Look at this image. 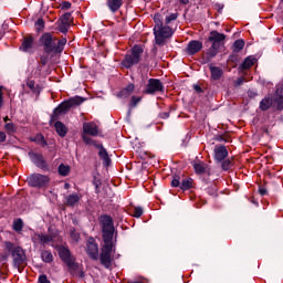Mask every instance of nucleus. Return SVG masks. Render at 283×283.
Listing matches in <instances>:
<instances>
[{"instance_id":"c756f323","label":"nucleus","mask_w":283,"mask_h":283,"mask_svg":"<svg viewBox=\"0 0 283 283\" xmlns=\"http://www.w3.org/2000/svg\"><path fill=\"white\" fill-rule=\"evenodd\" d=\"M67 43V40L61 39L56 42L55 40V54H60V52H63V45Z\"/></svg>"},{"instance_id":"c85d7f7f","label":"nucleus","mask_w":283,"mask_h":283,"mask_svg":"<svg viewBox=\"0 0 283 283\" xmlns=\"http://www.w3.org/2000/svg\"><path fill=\"white\" fill-rule=\"evenodd\" d=\"M210 72H211V76L214 81H218V78H220V76H222V70H220L219 67L211 66Z\"/></svg>"},{"instance_id":"4be33fe9","label":"nucleus","mask_w":283,"mask_h":283,"mask_svg":"<svg viewBox=\"0 0 283 283\" xmlns=\"http://www.w3.org/2000/svg\"><path fill=\"white\" fill-rule=\"evenodd\" d=\"M120 6H123V0H107V7L111 12L118 11L120 9Z\"/></svg>"},{"instance_id":"a19ab883","label":"nucleus","mask_w":283,"mask_h":283,"mask_svg":"<svg viewBox=\"0 0 283 283\" xmlns=\"http://www.w3.org/2000/svg\"><path fill=\"white\" fill-rule=\"evenodd\" d=\"M140 101H143L142 97L133 96L130 99L132 106L136 107L140 103Z\"/></svg>"},{"instance_id":"c9c22d12","label":"nucleus","mask_w":283,"mask_h":283,"mask_svg":"<svg viewBox=\"0 0 283 283\" xmlns=\"http://www.w3.org/2000/svg\"><path fill=\"white\" fill-rule=\"evenodd\" d=\"M221 167L223 169V171H229V169H231V160L226 159L222 161Z\"/></svg>"},{"instance_id":"9b49d317","label":"nucleus","mask_w":283,"mask_h":283,"mask_svg":"<svg viewBox=\"0 0 283 283\" xmlns=\"http://www.w3.org/2000/svg\"><path fill=\"white\" fill-rule=\"evenodd\" d=\"M164 90H165V86L163 85V82H160V80L150 78L148 81L145 93L156 94V92H163Z\"/></svg>"},{"instance_id":"2f4dec72","label":"nucleus","mask_w":283,"mask_h":283,"mask_svg":"<svg viewBox=\"0 0 283 283\" xmlns=\"http://www.w3.org/2000/svg\"><path fill=\"white\" fill-rule=\"evenodd\" d=\"M180 189H182V191L191 189V179H184L182 182L180 184Z\"/></svg>"},{"instance_id":"2eb2a0df","label":"nucleus","mask_w":283,"mask_h":283,"mask_svg":"<svg viewBox=\"0 0 283 283\" xmlns=\"http://www.w3.org/2000/svg\"><path fill=\"white\" fill-rule=\"evenodd\" d=\"M202 50V42L198 40L190 41L187 46L188 54H197V52H200Z\"/></svg>"},{"instance_id":"f3484780","label":"nucleus","mask_w":283,"mask_h":283,"mask_svg":"<svg viewBox=\"0 0 283 283\" xmlns=\"http://www.w3.org/2000/svg\"><path fill=\"white\" fill-rule=\"evenodd\" d=\"M274 99L276 103V108L283 109V85L277 86Z\"/></svg>"},{"instance_id":"6e6552de","label":"nucleus","mask_w":283,"mask_h":283,"mask_svg":"<svg viewBox=\"0 0 283 283\" xmlns=\"http://www.w3.org/2000/svg\"><path fill=\"white\" fill-rule=\"evenodd\" d=\"M81 103H83L82 97H73L70 98L66 102L61 103L53 112L54 116H60V114H65V112H67V109H70L71 107H74L76 105H81Z\"/></svg>"},{"instance_id":"0eeeda50","label":"nucleus","mask_w":283,"mask_h":283,"mask_svg":"<svg viewBox=\"0 0 283 283\" xmlns=\"http://www.w3.org/2000/svg\"><path fill=\"white\" fill-rule=\"evenodd\" d=\"M41 48H43L45 54H51V52H55L56 49V39L52 36L50 33H44L39 41Z\"/></svg>"},{"instance_id":"e433bc0d","label":"nucleus","mask_w":283,"mask_h":283,"mask_svg":"<svg viewBox=\"0 0 283 283\" xmlns=\"http://www.w3.org/2000/svg\"><path fill=\"white\" fill-rule=\"evenodd\" d=\"M133 216L134 218H140V216H143V209L140 207H135L133 209Z\"/></svg>"},{"instance_id":"aec40b11","label":"nucleus","mask_w":283,"mask_h":283,"mask_svg":"<svg viewBox=\"0 0 283 283\" xmlns=\"http://www.w3.org/2000/svg\"><path fill=\"white\" fill-rule=\"evenodd\" d=\"M99 147V158H102L103 160V165L105 167H109V163H112V159H109V155L107 154V150L105 148H103V146H98Z\"/></svg>"},{"instance_id":"13d9d810","label":"nucleus","mask_w":283,"mask_h":283,"mask_svg":"<svg viewBox=\"0 0 283 283\" xmlns=\"http://www.w3.org/2000/svg\"><path fill=\"white\" fill-rule=\"evenodd\" d=\"M242 83H244V78H239V80L237 81V85H242Z\"/></svg>"},{"instance_id":"bb28decb","label":"nucleus","mask_w":283,"mask_h":283,"mask_svg":"<svg viewBox=\"0 0 283 283\" xmlns=\"http://www.w3.org/2000/svg\"><path fill=\"white\" fill-rule=\"evenodd\" d=\"M254 64H255V57H253V56H248V57L243 61L241 67H242V70H249V67H252V65H254Z\"/></svg>"},{"instance_id":"6e6d98bb","label":"nucleus","mask_w":283,"mask_h":283,"mask_svg":"<svg viewBox=\"0 0 283 283\" xmlns=\"http://www.w3.org/2000/svg\"><path fill=\"white\" fill-rule=\"evenodd\" d=\"M193 90H195V92H198V93L202 92V88L198 85H195Z\"/></svg>"},{"instance_id":"9d476101","label":"nucleus","mask_w":283,"mask_h":283,"mask_svg":"<svg viewBox=\"0 0 283 283\" xmlns=\"http://www.w3.org/2000/svg\"><path fill=\"white\" fill-rule=\"evenodd\" d=\"M59 255L64 264L69 265L70 269H74L76 264V259L72 256V253L70 252V249L61 245L57 248Z\"/></svg>"},{"instance_id":"f8f14e48","label":"nucleus","mask_w":283,"mask_h":283,"mask_svg":"<svg viewBox=\"0 0 283 283\" xmlns=\"http://www.w3.org/2000/svg\"><path fill=\"white\" fill-rule=\"evenodd\" d=\"M86 253L92 260H98V244H96V241L93 238L87 241Z\"/></svg>"},{"instance_id":"680f3d73","label":"nucleus","mask_w":283,"mask_h":283,"mask_svg":"<svg viewBox=\"0 0 283 283\" xmlns=\"http://www.w3.org/2000/svg\"><path fill=\"white\" fill-rule=\"evenodd\" d=\"M7 120H8V117H4V122L7 123Z\"/></svg>"},{"instance_id":"f03ea898","label":"nucleus","mask_w":283,"mask_h":283,"mask_svg":"<svg viewBox=\"0 0 283 283\" xmlns=\"http://www.w3.org/2000/svg\"><path fill=\"white\" fill-rule=\"evenodd\" d=\"M33 244L35 247H39L41 244L42 247H53V249H56V243L54 242L55 240H59V234L56 232L54 233H34L31 238Z\"/></svg>"},{"instance_id":"79ce46f5","label":"nucleus","mask_w":283,"mask_h":283,"mask_svg":"<svg viewBox=\"0 0 283 283\" xmlns=\"http://www.w3.org/2000/svg\"><path fill=\"white\" fill-rule=\"evenodd\" d=\"M4 129H7V132H10V133L17 132V128L14 127V124H12V123H7L4 126Z\"/></svg>"},{"instance_id":"1a4fd4ad","label":"nucleus","mask_w":283,"mask_h":283,"mask_svg":"<svg viewBox=\"0 0 283 283\" xmlns=\"http://www.w3.org/2000/svg\"><path fill=\"white\" fill-rule=\"evenodd\" d=\"M28 182L31 187H38V189H42L43 187H48L50 182V177L41 174L31 175L28 178Z\"/></svg>"},{"instance_id":"3c124183","label":"nucleus","mask_w":283,"mask_h":283,"mask_svg":"<svg viewBox=\"0 0 283 283\" xmlns=\"http://www.w3.org/2000/svg\"><path fill=\"white\" fill-rule=\"evenodd\" d=\"M3 105V86H0V107Z\"/></svg>"},{"instance_id":"72a5a7b5","label":"nucleus","mask_w":283,"mask_h":283,"mask_svg":"<svg viewBox=\"0 0 283 283\" xmlns=\"http://www.w3.org/2000/svg\"><path fill=\"white\" fill-rule=\"evenodd\" d=\"M234 52H240L244 48V41L243 40H237L233 44Z\"/></svg>"},{"instance_id":"dca6fc26","label":"nucleus","mask_w":283,"mask_h":283,"mask_svg":"<svg viewBox=\"0 0 283 283\" xmlns=\"http://www.w3.org/2000/svg\"><path fill=\"white\" fill-rule=\"evenodd\" d=\"M83 132L88 136H98V126L95 123H86L83 125Z\"/></svg>"},{"instance_id":"864d4df0","label":"nucleus","mask_w":283,"mask_h":283,"mask_svg":"<svg viewBox=\"0 0 283 283\" xmlns=\"http://www.w3.org/2000/svg\"><path fill=\"white\" fill-rule=\"evenodd\" d=\"M6 142V133L0 132V143Z\"/></svg>"},{"instance_id":"ea45409f","label":"nucleus","mask_w":283,"mask_h":283,"mask_svg":"<svg viewBox=\"0 0 283 283\" xmlns=\"http://www.w3.org/2000/svg\"><path fill=\"white\" fill-rule=\"evenodd\" d=\"M70 29V24H67L66 22H62L60 24V30L63 34H65V32H67V30Z\"/></svg>"},{"instance_id":"4468645a","label":"nucleus","mask_w":283,"mask_h":283,"mask_svg":"<svg viewBox=\"0 0 283 283\" xmlns=\"http://www.w3.org/2000/svg\"><path fill=\"white\" fill-rule=\"evenodd\" d=\"M229 156V151L227 150V147L224 146H216L214 148V159L217 163H222L224 158Z\"/></svg>"},{"instance_id":"7ed1b4c3","label":"nucleus","mask_w":283,"mask_h":283,"mask_svg":"<svg viewBox=\"0 0 283 283\" xmlns=\"http://www.w3.org/2000/svg\"><path fill=\"white\" fill-rule=\"evenodd\" d=\"M224 39L226 35L218 31L210 32L209 41L212 42V45L208 51V56H210V59H213V56L218 54V50L223 45Z\"/></svg>"},{"instance_id":"8fccbe9b","label":"nucleus","mask_w":283,"mask_h":283,"mask_svg":"<svg viewBox=\"0 0 283 283\" xmlns=\"http://www.w3.org/2000/svg\"><path fill=\"white\" fill-rule=\"evenodd\" d=\"M83 140L86 143V145H92V138H90L87 135H83Z\"/></svg>"},{"instance_id":"412c9836","label":"nucleus","mask_w":283,"mask_h":283,"mask_svg":"<svg viewBox=\"0 0 283 283\" xmlns=\"http://www.w3.org/2000/svg\"><path fill=\"white\" fill-rule=\"evenodd\" d=\"M29 158L36 165V167H43L45 165V161H43V156L36 154V153H29Z\"/></svg>"},{"instance_id":"5701e85b","label":"nucleus","mask_w":283,"mask_h":283,"mask_svg":"<svg viewBox=\"0 0 283 283\" xmlns=\"http://www.w3.org/2000/svg\"><path fill=\"white\" fill-rule=\"evenodd\" d=\"M41 260H42V262L50 264V263L54 262V255L52 254L51 251L44 250L41 252Z\"/></svg>"},{"instance_id":"39448f33","label":"nucleus","mask_w":283,"mask_h":283,"mask_svg":"<svg viewBox=\"0 0 283 283\" xmlns=\"http://www.w3.org/2000/svg\"><path fill=\"white\" fill-rule=\"evenodd\" d=\"M114 251V239L104 240V245L101 253V262L104 266H109L112 263V252Z\"/></svg>"},{"instance_id":"20e7f679","label":"nucleus","mask_w":283,"mask_h":283,"mask_svg":"<svg viewBox=\"0 0 283 283\" xmlns=\"http://www.w3.org/2000/svg\"><path fill=\"white\" fill-rule=\"evenodd\" d=\"M143 54V46L135 45L132 50V53L126 55L122 62L124 67H132V65H136L140 63V55Z\"/></svg>"},{"instance_id":"052dcab7","label":"nucleus","mask_w":283,"mask_h":283,"mask_svg":"<svg viewBox=\"0 0 283 283\" xmlns=\"http://www.w3.org/2000/svg\"><path fill=\"white\" fill-rule=\"evenodd\" d=\"M65 189H70V184H65Z\"/></svg>"},{"instance_id":"f704fd0d","label":"nucleus","mask_w":283,"mask_h":283,"mask_svg":"<svg viewBox=\"0 0 283 283\" xmlns=\"http://www.w3.org/2000/svg\"><path fill=\"white\" fill-rule=\"evenodd\" d=\"M62 23H67L71 25L72 23V13H64L61 18Z\"/></svg>"},{"instance_id":"bf43d9fd","label":"nucleus","mask_w":283,"mask_h":283,"mask_svg":"<svg viewBox=\"0 0 283 283\" xmlns=\"http://www.w3.org/2000/svg\"><path fill=\"white\" fill-rule=\"evenodd\" d=\"M39 139L41 140L42 144H45V139H43V136H39Z\"/></svg>"},{"instance_id":"49530a36","label":"nucleus","mask_w":283,"mask_h":283,"mask_svg":"<svg viewBox=\"0 0 283 283\" xmlns=\"http://www.w3.org/2000/svg\"><path fill=\"white\" fill-rule=\"evenodd\" d=\"M60 6L62 10H70V8H72V3H70L69 1H64Z\"/></svg>"},{"instance_id":"4c0bfd02","label":"nucleus","mask_w":283,"mask_h":283,"mask_svg":"<svg viewBox=\"0 0 283 283\" xmlns=\"http://www.w3.org/2000/svg\"><path fill=\"white\" fill-rule=\"evenodd\" d=\"M171 187H180V176L175 175L171 180Z\"/></svg>"},{"instance_id":"a211bd4d","label":"nucleus","mask_w":283,"mask_h":283,"mask_svg":"<svg viewBox=\"0 0 283 283\" xmlns=\"http://www.w3.org/2000/svg\"><path fill=\"white\" fill-rule=\"evenodd\" d=\"M81 200V197L78 193H72L66 196L65 198V205L66 207H76Z\"/></svg>"},{"instance_id":"473e14b6","label":"nucleus","mask_w":283,"mask_h":283,"mask_svg":"<svg viewBox=\"0 0 283 283\" xmlns=\"http://www.w3.org/2000/svg\"><path fill=\"white\" fill-rule=\"evenodd\" d=\"M22 229H23V220L17 219L15 221H13L14 231H22Z\"/></svg>"},{"instance_id":"393cba45","label":"nucleus","mask_w":283,"mask_h":283,"mask_svg":"<svg viewBox=\"0 0 283 283\" xmlns=\"http://www.w3.org/2000/svg\"><path fill=\"white\" fill-rule=\"evenodd\" d=\"M134 93V84H128L127 87L119 92L120 98H127Z\"/></svg>"},{"instance_id":"a18cd8bd","label":"nucleus","mask_w":283,"mask_h":283,"mask_svg":"<svg viewBox=\"0 0 283 283\" xmlns=\"http://www.w3.org/2000/svg\"><path fill=\"white\" fill-rule=\"evenodd\" d=\"M49 62H50V53H46V56L45 55L41 56L42 65H48Z\"/></svg>"},{"instance_id":"f257e3e1","label":"nucleus","mask_w":283,"mask_h":283,"mask_svg":"<svg viewBox=\"0 0 283 283\" xmlns=\"http://www.w3.org/2000/svg\"><path fill=\"white\" fill-rule=\"evenodd\" d=\"M154 34L157 45H163L167 39L174 36V29L163 22V18L159 13H156L154 17Z\"/></svg>"},{"instance_id":"6ab92c4d","label":"nucleus","mask_w":283,"mask_h":283,"mask_svg":"<svg viewBox=\"0 0 283 283\" xmlns=\"http://www.w3.org/2000/svg\"><path fill=\"white\" fill-rule=\"evenodd\" d=\"M274 103H277V102H275V99H273V97L268 96L261 101L260 109H262L263 112H266V109H270L271 107H273Z\"/></svg>"},{"instance_id":"7c9ffc66","label":"nucleus","mask_w":283,"mask_h":283,"mask_svg":"<svg viewBox=\"0 0 283 283\" xmlns=\"http://www.w3.org/2000/svg\"><path fill=\"white\" fill-rule=\"evenodd\" d=\"M59 174H60V176H67V174H70V166H65V165L61 164L59 166Z\"/></svg>"},{"instance_id":"37998d69","label":"nucleus","mask_w":283,"mask_h":283,"mask_svg":"<svg viewBox=\"0 0 283 283\" xmlns=\"http://www.w3.org/2000/svg\"><path fill=\"white\" fill-rule=\"evenodd\" d=\"M71 238L74 242H78L80 238H81V234H78V232L72 230L71 231Z\"/></svg>"},{"instance_id":"603ef678","label":"nucleus","mask_w":283,"mask_h":283,"mask_svg":"<svg viewBox=\"0 0 283 283\" xmlns=\"http://www.w3.org/2000/svg\"><path fill=\"white\" fill-rule=\"evenodd\" d=\"M214 8H216V10H218V12H222V10L224 9V4L217 3V4H214Z\"/></svg>"},{"instance_id":"b1692460","label":"nucleus","mask_w":283,"mask_h":283,"mask_svg":"<svg viewBox=\"0 0 283 283\" xmlns=\"http://www.w3.org/2000/svg\"><path fill=\"white\" fill-rule=\"evenodd\" d=\"M32 48H33V40H32V38H27L23 41L20 50H22V52H32Z\"/></svg>"},{"instance_id":"cd10ccee","label":"nucleus","mask_w":283,"mask_h":283,"mask_svg":"<svg viewBox=\"0 0 283 283\" xmlns=\"http://www.w3.org/2000/svg\"><path fill=\"white\" fill-rule=\"evenodd\" d=\"M196 174H205L207 171V165L202 161L193 164Z\"/></svg>"},{"instance_id":"4d7b16f0","label":"nucleus","mask_w":283,"mask_h":283,"mask_svg":"<svg viewBox=\"0 0 283 283\" xmlns=\"http://www.w3.org/2000/svg\"><path fill=\"white\" fill-rule=\"evenodd\" d=\"M179 3H181V6H187L189 3V0H179Z\"/></svg>"},{"instance_id":"09e8293b","label":"nucleus","mask_w":283,"mask_h":283,"mask_svg":"<svg viewBox=\"0 0 283 283\" xmlns=\"http://www.w3.org/2000/svg\"><path fill=\"white\" fill-rule=\"evenodd\" d=\"M39 283H50V280H48L46 275H40Z\"/></svg>"},{"instance_id":"a878e982","label":"nucleus","mask_w":283,"mask_h":283,"mask_svg":"<svg viewBox=\"0 0 283 283\" xmlns=\"http://www.w3.org/2000/svg\"><path fill=\"white\" fill-rule=\"evenodd\" d=\"M55 129H56V133L59 134V136H65V134H67V127L64 126L63 123L61 122H56L55 123Z\"/></svg>"},{"instance_id":"58836bf2","label":"nucleus","mask_w":283,"mask_h":283,"mask_svg":"<svg viewBox=\"0 0 283 283\" xmlns=\"http://www.w3.org/2000/svg\"><path fill=\"white\" fill-rule=\"evenodd\" d=\"M178 19V13H170L166 17V23H170L171 21H176Z\"/></svg>"},{"instance_id":"5fc2aeb1","label":"nucleus","mask_w":283,"mask_h":283,"mask_svg":"<svg viewBox=\"0 0 283 283\" xmlns=\"http://www.w3.org/2000/svg\"><path fill=\"white\" fill-rule=\"evenodd\" d=\"M259 193H260L261 196H266V189L260 188V189H259Z\"/></svg>"},{"instance_id":"423d86ee","label":"nucleus","mask_w":283,"mask_h":283,"mask_svg":"<svg viewBox=\"0 0 283 283\" xmlns=\"http://www.w3.org/2000/svg\"><path fill=\"white\" fill-rule=\"evenodd\" d=\"M104 240H114V222L111 217L102 216L99 219Z\"/></svg>"},{"instance_id":"ddd939ff","label":"nucleus","mask_w":283,"mask_h":283,"mask_svg":"<svg viewBox=\"0 0 283 283\" xmlns=\"http://www.w3.org/2000/svg\"><path fill=\"white\" fill-rule=\"evenodd\" d=\"M12 258L14 264H23V262L25 261V252L21 247H17L12 251Z\"/></svg>"},{"instance_id":"de8ad7c7","label":"nucleus","mask_w":283,"mask_h":283,"mask_svg":"<svg viewBox=\"0 0 283 283\" xmlns=\"http://www.w3.org/2000/svg\"><path fill=\"white\" fill-rule=\"evenodd\" d=\"M35 25H36L38 30H43V25H44L43 19H39L35 22Z\"/></svg>"},{"instance_id":"c03bdc74","label":"nucleus","mask_w":283,"mask_h":283,"mask_svg":"<svg viewBox=\"0 0 283 283\" xmlns=\"http://www.w3.org/2000/svg\"><path fill=\"white\" fill-rule=\"evenodd\" d=\"M25 85L29 87V90H31V92H36V88L34 86V81L28 80Z\"/></svg>"}]
</instances>
